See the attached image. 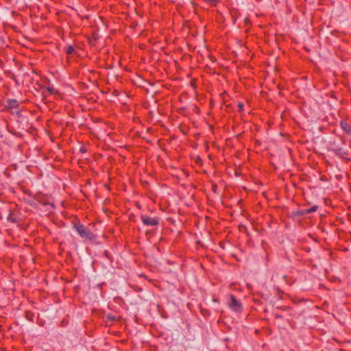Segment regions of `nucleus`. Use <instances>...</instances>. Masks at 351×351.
<instances>
[{"label":"nucleus","mask_w":351,"mask_h":351,"mask_svg":"<svg viewBox=\"0 0 351 351\" xmlns=\"http://www.w3.org/2000/svg\"><path fill=\"white\" fill-rule=\"evenodd\" d=\"M73 224L74 229L82 238L88 241H93L96 239L95 234L88 230L84 225L80 223H73Z\"/></svg>","instance_id":"f257e3e1"},{"label":"nucleus","mask_w":351,"mask_h":351,"mask_svg":"<svg viewBox=\"0 0 351 351\" xmlns=\"http://www.w3.org/2000/svg\"><path fill=\"white\" fill-rule=\"evenodd\" d=\"M227 297L228 298V301L227 302L228 307L236 313H241L243 310L241 302L233 294H229Z\"/></svg>","instance_id":"f03ea898"},{"label":"nucleus","mask_w":351,"mask_h":351,"mask_svg":"<svg viewBox=\"0 0 351 351\" xmlns=\"http://www.w3.org/2000/svg\"><path fill=\"white\" fill-rule=\"evenodd\" d=\"M141 219L143 224L147 226H156L159 223V218L158 217H151L146 215H142Z\"/></svg>","instance_id":"7ed1b4c3"},{"label":"nucleus","mask_w":351,"mask_h":351,"mask_svg":"<svg viewBox=\"0 0 351 351\" xmlns=\"http://www.w3.org/2000/svg\"><path fill=\"white\" fill-rule=\"evenodd\" d=\"M6 108L9 110H15V112H18L19 110V103L16 99H9L7 100Z\"/></svg>","instance_id":"20e7f679"},{"label":"nucleus","mask_w":351,"mask_h":351,"mask_svg":"<svg viewBox=\"0 0 351 351\" xmlns=\"http://www.w3.org/2000/svg\"><path fill=\"white\" fill-rule=\"evenodd\" d=\"M330 151L334 152L337 156H338L341 158L346 159L348 156H349V152L348 150H345L343 148H334L330 149Z\"/></svg>","instance_id":"39448f33"},{"label":"nucleus","mask_w":351,"mask_h":351,"mask_svg":"<svg viewBox=\"0 0 351 351\" xmlns=\"http://www.w3.org/2000/svg\"><path fill=\"white\" fill-rule=\"evenodd\" d=\"M19 217L16 213L12 210H9V214L7 217V221L12 223H18Z\"/></svg>","instance_id":"423d86ee"},{"label":"nucleus","mask_w":351,"mask_h":351,"mask_svg":"<svg viewBox=\"0 0 351 351\" xmlns=\"http://www.w3.org/2000/svg\"><path fill=\"white\" fill-rule=\"evenodd\" d=\"M341 129L348 135H351V125L346 121H341Z\"/></svg>","instance_id":"0eeeda50"},{"label":"nucleus","mask_w":351,"mask_h":351,"mask_svg":"<svg viewBox=\"0 0 351 351\" xmlns=\"http://www.w3.org/2000/svg\"><path fill=\"white\" fill-rule=\"evenodd\" d=\"M200 313L205 318H206L210 315V311L207 308H202L201 306H200Z\"/></svg>","instance_id":"6e6552de"},{"label":"nucleus","mask_w":351,"mask_h":351,"mask_svg":"<svg viewBox=\"0 0 351 351\" xmlns=\"http://www.w3.org/2000/svg\"><path fill=\"white\" fill-rule=\"evenodd\" d=\"M45 89L47 90V91L50 94V95H57V94H59V91L56 89H55L53 86H47L45 88Z\"/></svg>","instance_id":"1a4fd4ad"},{"label":"nucleus","mask_w":351,"mask_h":351,"mask_svg":"<svg viewBox=\"0 0 351 351\" xmlns=\"http://www.w3.org/2000/svg\"><path fill=\"white\" fill-rule=\"evenodd\" d=\"M74 51H75V49L71 45L67 46L66 49H65V52L68 55H71L74 52Z\"/></svg>","instance_id":"9d476101"},{"label":"nucleus","mask_w":351,"mask_h":351,"mask_svg":"<svg viewBox=\"0 0 351 351\" xmlns=\"http://www.w3.org/2000/svg\"><path fill=\"white\" fill-rule=\"evenodd\" d=\"M307 214H308V212L307 209H303V210H300L298 211L295 213V215L303 216V215H306Z\"/></svg>","instance_id":"9b49d317"},{"label":"nucleus","mask_w":351,"mask_h":351,"mask_svg":"<svg viewBox=\"0 0 351 351\" xmlns=\"http://www.w3.org/2000/svg\"><path fill=\"white\" fill-rule=\"evenodd\" d=\"M98 38V36H97V34H95V33H93L92 35H91V38H90V45H94V43H93V41H96Z\"/></svg>","instance_id":"f8f14e48"},{"label":"nucleus","mask_w":351,"mask_h":351,"mask_svg":"<svg viewBox=\"0 0 351 351\" xmlns=\"http://www.w3.org/2000/svg\"><path fill=\"white\" fill-rule=\"evenodd\" d=\"M317 209H318V206L317 205H314L311 208H308L307 210H308V214H309V213H311L316 212L317 210Z\"/></svg>","instance_id":"ddd939ff"},{"label":"nucleus","mask_w":351,"mask_h":351,"mask_svg":"<svg viewBox=\"0 0 351 351\" xmlns=\"http://www.w3.org/2000/svg\"><path fill=\"white\" fill-rule=\"evenodd\" d=\"M238 112H241L244 110V105L243 103L239 102L237 105Z\"/></svg>","instance_id":"4468645a"},{"label":"nucleus","mask_w":351,"mask_h":351,"mask_svg":"<svg viewBox=\"0 0 351 351\" xmlns=\"http://www.w3.org/2000/svg\"><path fill=\"white\" fill-rule=\"evenodd\" d=\"M205 1L213 6H215L218 3V0H205Z\"/></svg>","instance_id":"2eb2a0df"},{"label":"nucleus","mask_w":351,"mask_h":351,"mask_svg":"<svg viewBox=\"0 0 351 351\" xmlns=\"http://www.w3.org/2000/svg\"><path fill=\"white\" fill-rule=\"evenodd\" d=\"M87 152V148L84 146H82L80 148V152L82 153V154H84Z\"/></svg>","instance_id":"dca6fc26"},{"label":"nucleus","mask_w":351,"mask_h":351,"mask_svg":"<svg viewBox=\"0 0 351 351\" xmlns=\"http://www.w3.org/2000/svg\"><path fill=\"white\" fill-rule=\"evenodd\" d=\"M334 148H339L337 145H335V141H333L331 143V148L330 149H334Z\"/></svg>","instance_id":"f3484780"},{"label":"nucleus","mask_w":351,"mask_h":351,"mask_svg":"<svg viewBox=\"0 0 351 351\" xmlns=\"http://www.w3.org/2000/svg\"><path fill=\"white\" fill-rule=\"evenodd\" d=\"M107 318H108L109 320H112V321L115 319V317H114V316H113V315H108L107 316Z\"/></svg>","instance_id":"a211bd4d"},{"label":"nucleus","mask_w":351,"mask_h":351,"mask_svg":"<svg viewBox=\"0 0 351 351\" xmlns=\"http://www.w3.org/2000/svg\"><path fill=\"white\" fill-rule=\"evenodd\" d=\"M213 301L214 302H215V303H219V300H218V299H217V298H215V297L213 298Z\"/></svg>","instance_id":"6ab92c4d"},{"label":"nucleus","mask_w":351,"mask_h":351,"mask_svg":"<svg viewBox=\"0 0 351 351\" xmlns=\"http://www.w3.org/2000/svg\"><path fill=\"white\" fill-rule=\"evenodd\" d=\"M195 81H194V80H192V81H191V85H192V86H195Z\"/></svg>","instance_id":"aec40b11"},{"label":"nucleus","mask_w":351,"mask_h":351,"mask_svg":"<svg viewBox=\"0 0 351 351\" xmlns=\"http://www.w3.org/2000/svg\"><path fill=\"white\" fill-rule=\"evenodd\" d=\"M216 189H217V186H216V185H215V186H213V191H215V190H216Z\"/></svg>","instance_id":"412c9836"},{"label":"nucleus","mask_w":351,"mask_h":351,"mask_svg":"<svg viewBox=\"0 0 351 351\" xmlns=\"http://www.w3.org/2000/svg\"><path fill=\"white\" fill-rule=\"evenodd\" d=\"M276 318H281V317H282V316H281V315H276Z\"/></svg>","instance_id":"4be33fe9"},{"label":"nucleus","mask_w":351,"mask_h":351,"mask_svg":"<svg viewBox=\"0 0 351 351\" xmlns=\"http://www.w3.org/2000/svg\"><path fill=\"white\" fill-rule=\"evenodd\" d=\"M105 254H106V256L108 257V252H107V251H105Z\"/></svg>","instance_id":"5701e85b"}]
</instances>
